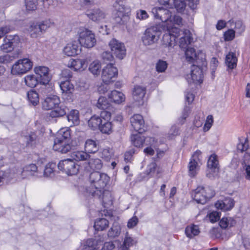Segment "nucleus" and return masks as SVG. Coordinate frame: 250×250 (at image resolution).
<instances>
[{
	"mask_svg": "<svg viewBox=\"0 0 250 250\" xmlns=\"http://www.w3.org/2000/svg\"><path fill=\"white\" fill-rule=\"evenodd\" d=\"M235 223V221L231 217H223L220 221L219 225L221 228L226 229L229 227H233Z\"/></svg>",
	"mask_w": 250,
	"mask_h": 250,
	"instance_id": "nucleus-48",
	"label": "nucleus"
},
{
	"mask_svg": "<svg viewBox=\"0 0 250 250\" xmlns=\"http://www.w3.org/2000/svg\"><path fill=\"white\" fill-rule=\"evenodd\" d=\"M86 15L92 21L97 22L104 21L106 16L105 13L100 8L88 10L86 12Z\"/></svg>",
	"mask_w": 250,
	"mask_h": 250,
	"instance_id": "nucleus-17",
	"label": "nucleus"
},
{
	"mask_svg": "<svg viewBox=\"0 0 250 250\" xmlns=\"http://www.w3.org/2000/svg\"><path fill=\"white\" fill-rule=\"evenodd\" d=\"M29 102L34 106L37 105L39 103V97L38 93L35 90L29 91L27 94Z\"/></svg>",
	"mask_w": 250,
	"mask_h": 250,
	"instance_id": "nucleus-46",
	"label": "nucleus"
},
{
	"mask_svg": "<svg viewBox=\"0 0 250 250\" xmlns=\"http://www.w3.org/2000/svg\"><path fill=\"white\" fill-rule=\"evenodd\" d=\"M183 36L180 38L179 46L182 48H186L193 41L191 33L188 30L183 32Z\"/></svg>",
	"mask_w": 250,
	"mask_h": 250,
	"instance_id": "nucleus-27",
	"label": "nucleus"
},
{
	"mask_svg": "<svg viewBox=\"0 0 250 250\" xmlns=\"http://www.w3.org/2000/svg\"><path fill=\"white\" fill-rule=\"evenodd\" d=\"M56 139L71 141V133L69 127H63L61 128L57 133Z\"/></svg>",
	"mask_w": 250,
	"mask_h": 250,
	"instance_id": "nucleus-30",
	"label": "nucleus"
},
{
	"mask_svg": "<svg viewBox=\"0 0 250 250\" xmlns=\"http://www.w3.org/2000/svg\"><path fill=\"white\" fill-rule=\"evenodd\" d=\"M121 232V227L118 224H114L109 230L107 235L109 237L114 238L118 236Z\"/></svg>",
	"mask_w": 250,
	"mask_h": 250,
	"instance_id": "nucleus-54",
	"label": "nucleus"
},
{
	"mask_svg": "<svg viewBox=\"0 0 250 250\" xmlns=\"http://www.w3.org/2000/svg\"><path fill=\"white\" fill-rule=\"evenodd\" d=\"M141 133H138L136 134H133L131 136V143L136 147H139L142 146L146 140L149 139L150 141L154 142V138H145L144 136L141 135Z\"/></svg>",
	"mask_w": 250,
	"mask_h": 250,
	"instance_id": "nucleus-24",
	"label": "nucleus"
},
{
	"mask_svg": "<svg viewBox=\"0 0 250 250\" xmlns=\"http://www.w3.org/2000/svg\"><path fill=\"white\" fill-rule=\"evenodd\" d=\"M85 60L82 59L72 60L69 63L70 66L73 68L75 70H80L81 69H84L86 67Z\"/></svg>",
	"mask_w": 250,
	"mask_h": 250,
	"instance_id": "nucleus-39",
	"label": "nucleus"
},
{
	"mask_svg": "<svg viewBox=\"0 0 250 250\" xmlns=\"http://www.w3.org/2000/svg\"><path fill=\"white\" fill-rule=\"evenodd\" d=\"M79 42L81 46L91 48L96 43V39L94 33L91 30L83 27L79 28L78 31Z\"/></svg>",
	"mask_w": 250,
	"mask_h": 250,
	"instance_id": "nucleus-2",
	"label": "nucleus"
},
{
	"mask_svg": "<svg viewBox=\"0 0 250 250\" xmlns=\"http://www.w3.org/2000/svg\"><path fill=\"white\" fill-rule=\"evenodd\" d=\"M130 123L134 130L139 133H142L145 129V123L143 118L140 114H135L130 118Z\"/></svg>",
	"mask_w": 250,
	"mask_h": 250,
	"instance_id": "nucleus-18",
	"label": "nucleus"
},
{
	"mask_svg": "<svg viewBox=\"0 0 250 250\" xmlns=\"http://www.w3.org/2000/svg\"><path fill=\"white\" fill-rule=\"evenodd\" d=\"M53 25L54 22L50 20L34 22L30 25L28 31L32 38H36L41 36L48 28L52 27Z\"/></svg>",
	"mask_w": 250,
	"mask_h": 250,
	"instance_id": "nucleus-4",
	"label": "nucleus"
},
{
	"mask_svg": "<svg viewBox=\"0 0 250 250\" xmlns=\"http://www.w3.org/2000/svg\"><path fill=\"white\" fill-rule=\"evenodd\" d=\"M38 168L35 164H30L25 166L21 175L22 179L28 178L32 176L35 175V173L37 172Z\"/></svg>",
	"mask_w": 250,
	"mask_h": 250,
	"instance_id": "nucleus-25",
	"label": "nucleus"
},
{
	"mask_svg": "<svg viewBox=\"0 0 250 250\" xmlns=\"http://www.w3.org/2000/svg\"><path fill=\"white\" fill-rule=\"evenodd\" d=\"M186 59L187 62L193 64H206L205 54L200 51L196 53L194 48L188 47L185 51Z\"/></svg>",
	"mask_w": 250,
	"mask_h": 250,
	"instance_id": "nucleus-8",
	"label": "nucleus"
},
{
	"mask_svg": "<svg viewBox=\"0 0 250 250\" xmlns=\"http://www.w3.org/2000/svg\"><path fill=\"white\" fill-rule=\"evenodd\" d=\"M114 7L117 11L118 17L116 18V21L120 24H123L128 19L130 9L126 5L125 0H116Z\"/></svg>",
	"mask_w": 250,
	"mask_h": 250,
	"instance_id": "nucleus-5",
	"label": "nucleus"
},
{
	"mask_svg": "<svg viewBox=\"0 0 250 250\" xmlns=\"http://www.w3.org/2000/svg\"><path fill=\"white\" fill-rule=\"evenodd\" d=\"M162 44L164 47L167 48L170 51L176 44L175 35L166 33L163 36Z\"/></svg>",
	"mask_w": 250,
	"mask_h": 250,
	"instance_id": "nucleus-22",
	"label": "nucleus"
},
{
	"mask_svg": "<svg viewBox=\"0 0 250 250\" xmlns=\"http://www.w3.org/2000/svg\"><path fill=\"white\" fill-rule=\"evenodd\" d=\"M60 104V98L56 95L47 96L42 102V108L45 110H52Z\"/></svg>",
	"mask_w": 250,
	"mask_h": 250,
	"instance_id": "nucleus-20",
	"label": "nucleus"
},
{
	"mask_svg": "<svg viewBox=\"0 0 250 250\" xmlns=\"http://www.w3.org/2000/svg\"><path fill=\"white\" fill-rule=\"evenodd\" d=\"M103 120L97 115H93L88 120V126L93 130L99 128L101 124L102 123Z\"/></svg>",
	"mask_w": 250,
	"mask_h": 250,
	"instance_id": "nucleus-43",
	"label": "nucleus"
},
{
	"mask_svg": "<svg viewBox=\"0 0 250 250\" xmlns=\"http://www.w3.org/2000/svg\"><path fill=\"white\" fill-rule=\"evenodd\" d=\"M110 101L116 104H120L125 101V96L121 92L113 90L108 95Z\"/></svg>",
	"mask_w": 250,
	"mask_h": 250,
	"instance_id": "nucleus-28",
	"label": "nucleus"
},
{
	"mask_svg": "<svg viewBox=\"0 0 250 250\" xmlns=\"http://www.w3.org/2000/svg\"><path fill=\"white\" fill-rule=\"evenodd\" d=\"M88 165V166L85 167L87 170H100L103 167V163L100 159L92 158L89 159Z\"/></svg>",
	"mask_w": 250,
	"mask_h": 250,
	"instance_id": "nucleus-31",
	"label": "nucleus"
},
{
	"mask_svg": "<svg viewBox=\"0 0 250 250\" xmlns=\"http://www.w3.org/2000/svg\"><path fill=\"white\" fill-rule=\"evenodd\" d=\"M58 167L59 169L63 171L68 175L76 174L79 168V166L70 159H64L61 161Z\"/></svg>",
	"mask_w": 250,
	"mask_h": 250,
	"instance_id": "nucleus-10",
	"label": "nucleus"
},
{
	"mask_svg": "<svg viewBox=\"0 0 250 250\" xmlns=\"http://www.w3.org/2000/svg\"><path fill=\"white\" fill-rule=\"evenodd\" d=\"M103 242L101 241H99V244H102V246H101V250H112L115 248V245L112 242H106L104 245Z\"/></svg>",
	"mask_w": 250,
	"mask_h": 250,
	"instance_id": "nucleus-64",
	"label": "nucleus"
},
{
	"mask_svg": "<svg viewBox=\"0 0 250 250\" xmlns=\"http://www.w3.org/2000/svg\"><path fill=\"white\" fill-rule=\"evenodd\" d=\"M168 64L166 61L159 60L156 63V69L159 73L164 72L167 67Z\"/></svg>",
	"mask_w": 250,
	"mask_h": 250,
	"instance_id": "nucleus-59",
	"label": "nucleus"
},
{
	"mask_svg": "<svg viewBox=\"0 0 250 250\" xmlns=\"http://www.w3.org/2000/svg\"><path fill=\"white\" fill-rule=\"evenodd\" d=\"M24 81L25 84L30 87H34L40 83L39 79L33 74L26 75L24 78Z\"/></svg>",
	"mask_w": 250,
	"mask_h": 250,
	"instance_id": "nucleus-38",
	"label": "nucleus"
},
{
	"mask_svg": "<svg viewBox=\"0 0 250 250\" xmlns=\"http://www.w3.org/2000/svg\"><path fill=\"white\" fill-rule=\"evenodd\" d=\"M67 110L68 109L64 106H57L56 107L53 109L50 112V116L52 118H57L63 116L66 114V110Z\"/></svg>",
	"mask_w": 250,
	"mask_h": 250,
	"instance_id": "nucleus-34",
	"label": "nucleus"
},
{
	"mask_svg": "<svg viewBox=\"0 0 250 250\" xmlns=\"http://www.w3.org/2000/svg\"><path fill=\"white\" fill-rule=\"evenodd\" d=\"M135 244V241L126 234L123 243L121 244L120 246L119 247V250H129V248Z\"/></svg>",
	"mask_w": 250,
	"mask_h": 250,
	"instance_id": "nucleus-36",
	"label": "nucleus"
},
{
	"mask_svg": "<svg viewBox=\"0 0 250 250\" xmlns=\"http://www.w3.org/2000/svg\"><path fill=\"white\" fill-rule=\"evenodd\" d=\"M160 35V28L158 26H151L145 30L142 41L145 45H151L158 42Z\"/></svg>",
	"mask_w": 250,
	"mask_h": 250,
	"instance_id": "nucleus-6",
	"label": "nucleus"
},
{
	"mask_svg": "<svg viewBox=\"0 0 250 250\" xmlns=\"http://www.w3.org/2000/svg\"><path fill=\"white\" fill-rule=\"evenodd\" d=\"M215 205L216 208L227 211L230 210L234 207V201L230 198H227L223 201H218Z\"/></svg>",
	"mask_w": 250,
	"mask_h": 250,
	"instance_id": "nucleus-23",
	"label": "nucleus"
},
{
	"mask_svg": "<svg viewBox=\"0 0 250 250\" xmlns=\"http://www.w3.org/2000/svg\"><path fill=\"white\" fill-rule=\"evenodd\" d=\"M102 197L103 205L104 208H108L113 204V198L111 192L108 190H103L100 197Z\"/></svg>",
	"mask_w": 250,
	"mask_h": 250,
	"instance_id": "nucleus-29",
	"label": "nucleus"
},
{
	"mask_svg": "<svg viewBox=\"0 0 250 250\" xmlns=\"http://www.w3.org/2000/svg\"><path fill=\"white\" fill-rule=\"evenodd\" d=\"M173 6H174L179 12H181L186 7L185 0H174V2L172 3Z\"/></svg>",
	"mask_w": 250,
	"mask_h": 250,
	"instance_id": "nucleus-60",
	"label": "nucleus"
},
{
	"mask_svg": "<svg viewBox=\"0 0 250 250\" xmlns=\"http://www.w3.org/2000/svg\"><path fill=\"white\" fill-rule=\"evenodd\" d=\"M114 155L112 149L109 147L105 148L102 152L101 157L106 161H109Z\"/></svg>",
	"mask_w": 250,
	"mask_h": 250,
	"instance_id": "nucleus-58",
	"label": "nucleus"
},
{
	"mask_svg": "<svg viewBox=\"0 0 250 250\" xmlns=\"http://www.w3.org/2000/svg\"><path fill=\"white\" fill-rule=\"evenodd\" d=\"M32 67L33 62L29 59H20L13 65L11 73L15 75H22L30 71Z\"/></svg>",
	"mask_w": 250,
	"mask_h": 250,
	"instance_id": "nucleus-7",
	"label": "nucleus"
},
{
	"mask_svg": "<svg viewBox=\"0 0 250 250\" xmlns=\"http://www.w3.org/2000/svg\"><path fill=\"white\" fill-rule=\"evenodd\" d=\"M152 13L155 19L161 21L162 22H169L171 17V13L169 10L162 7H154L152 9Z\"/></svg>",
	"mask_w": 250,
	"mask_h": 250,
	"instance_id": "nucleus-15",
	"label": "nucleus"
},
{
	"mask_svg": "<svg viewBox=\"0 0 250 250\" xmlns=\"http://www.w3.org/2000/svg\"><path fill=\"white\" fill-rule=\"evenodd\" d=\"M167 33H170L172 36L175 35V39L179 36L180 32H182L178 26H172L171 24H168L167 25ZM183 32V31H182V32Z\"/></svg>",
	"mask_w": 250,
	"mask_h": 250,
	"instance_id": "nucleus-57",
	"label": "nucleus"
},
{
	"mask_svg": "<svg viewBox=\"0 0 250 250\" xmlns=\"http://www.w3.org/2000/svg\"><path fill=\"white\" fill-rule=\"evenodd\" d=\"M71 157L76 161H83L90 158V155L85 151H77L73 152Z\"/></svg>",
	"mask_w": 250,
	"mask_h": 250,
	"instance_id": "nucleus-37",
	"label": "nucleus"
},
{
	"mask_svg": "<svg viewBox=\"0 0 250 250\" xmlns=\"http://www.w3.org/2000/svg\"><path fill=\"white\" fill-rule=\"evenodd\" d=\"M78 46L74 43H68L63 49V53L67 56H74L78 54Z\"/></svg>",
	"mask_w": 250,
	"mask_h": 250,
	"instance_id": "nucleus-32",
	"label": "nucleus"
},
{
	"mask_svg": "<svg viewBox=\"0 0 250 250\" xmlns=\"http://www.w3.org/2000/svg\"><path fill=\"white\" fill-rule=\"evenodd\" d=\"M208 218L211 222H216L220 218V213L217 211H213L208 214Z\"/></svg>",
	"mask_w": 250,
	"mask_h": 250,
	"instance_id": "nucleus-63",
	"label": "nucleus"
},
{
	"mask_svg": "<svg viewBox=\"0 0 250 250\" xmlns=\"http://www.w3.org/2000/svg\"><path fill=\"white\" fill-rule=\"evenodd\" d=\"M67 120L70 124V126L77 125L79 123V112L77 110L73 109L70 111L67 116Z\"/></svg>",
	"mask_w": 250,
	"mask_h": 250,
	"instance_id": "nucleus-33",
	"label": "nucleus"
},
{
	"mask_svg": "<svg viewBox=\"0 0 250 250\" xmlns=\"http://www.w3.org/2000/svg\"><path fill=\"white\" fill-rule=\"evenodd\" d=\"M200 232L199 227L197 225L188 226L185 229V233L187 236L190 238L198 235Z\"/></svg>",
	"mask_w": 250,
	"mask_h": 250,
	"instance_id": "nucleus-42",
	"label": "nucleus"
},
{
	"mask_svg": "<svg viewBox=\"0 0 250 250\" xmlns=\"http://www.w3.org/2000/svg\"><path fill=\"white\" fill-rule=\"evenodd\" d=\"M56 165L55 163H49L47 164L44 168L43 175L44 177H52L54 175V169Z\"/></svg>",
	"mask_w": 250,
	"mask_h": 250,
	"instance_id": "nucleus-53",
	"label": "nucleus"
},
{
	"mask_svg": "<svg viewBox=\"0 0 250 250\" xmlns=\"http://www.w3.org/2000/svg\"><path fill=\"white\" fill-rule=\"evenodd\" d=\"M235 31L232 29H229L224 34V40L225 41H231L235 38Z\"/></svg>",
	"mask_w": 250,
	"mask_h": 250,
	"instance_id": "nucleus-61",
	"label": "nucleus"
},
{
	"mask_svg": "<svg viewBox=\"0 0 250 250\" xmlns=\"http://www.w3.org/2000/svg\"><path fill=\"white\" fill-rule=\"evenodd\" d=\"M250 156L248 154H246L244 156V159L243 163V167L245 171V178L247 180H250V161L249 158Z\"/></svg>",
	"mask_w": 250,
	"mask_h": 250,
	"instance_id": "nucleus-47",
	"label": "nucleus"
},
{
	"mask_svg": "<svg viewBox=\"0 0 250 250\" xmlns=\"http://www.w3.org/2000/svg\"><path fill=\"white\" fill-rule=\"evenodd\" d=\"M101 68V64L100 62L99 61L96 60L90 64L88 69L93 75L97 76L100 74Z\"/></svg>",
	"mask_w": 250,
	"mask_h": 250,
	"instance_id": "nucleus-45",
	"label": "nucleus"
},
{
	"mask_svg": "<svg viewBox=\"0 0 250 250\" xmlns=\"http://www.w3.org/2000/svg\"><path fill=\"white\" fill-rule=\"evenodd\" d=\"M53 148L55 151L62 154H65L71 150L72 146L71 145V141L55 139Z\"/></svg>",
	"mask_w": 250,
	"mask_h": 250,
	"instance_id": "nucleus-16",
	"label": "nucleus"
},
{
	"mask_svg": "<svg viewBox=\"0 0 250 250\" xmlns=\"http://www.w3.org/2000/svg\"><path fill=\"white\" fill-rule=\"evenodd\" d=\"M60 87L63 93H71L74 89V86L69 81L62 82Z\"/></svg>",
	"mask_w": 250,
	"mask_h": 250,
	"instance_id": "nucleus-51",
	"label": "nucleus"
},
{
	"mask_svg": "<svg viewBox=\"0 0 250 250\" xmlns=\"http://www.w3.org/2000/svg\"><path fill=\"white\" fill-rule=\"evenodd\" d=\"M25 5L27 10H34L37 4V0H25Z\"/></svg>",
	"mask_w": 250,
	"mask_h": 250,
	"instance_id": "nucleus-62",
	"label": "nucleus"
},
{
	"mask_svg": "<svg viewBox=\"0 0 250 250\" xmlns=\"http://www.w3.org/2000/svg\"><path fill=\"white\" fill-rule=\"evenodd\" d=\"M215 195V192L208 186H198L192 194L193 199L197 203L205 204Z\"/></svg>",
	"mask_w": 250,
	"mask_h": 250,
	"instance_id": "nucleus-3",
	"label": "nucleus"
},
{
	"mask_svg": "<svg viewBox=\"0 0 250 250\" xmlns=\"http://www.w3.org/2000/svg\"><path fill=\"white\" fill-rule=\"evenodd\" d=\"M109 181V176L105 173L98 171L91 172L89 175L90 186L86 191L93 196L100 197Z\"/></svg>",
	"mask_w": 250,
	"mask_h": 250,
	"instance_id": "nucleus-1",
	"label": "nucleus"
},
{
	"mask_svg": "<svg viewBox=\"0 0 250 250\" xmlns=\"http://www.w3.org/2000/svg\"><path fill=\"white\" fill-rule=\"evenodd\" d=\"M146 87L140 85L135 86L132 93L134 100L139 103H143L142 101L146 94Z\"/></svg>",
	"mask_w": 250,
	"mask_h": 250,
	"instance_id": "nucleus-26",
	"label": "nucleus"
},
{
	"mask_svg": "<svg viewBox=\"0 0 250 250\" xmlns=\"http://www.w3.org/2000/svg\"><path fill=\"white\" fill-rule=\"evenodd\" d=\"M102 246V244H99L98 240L89 239L83 242L79 250H101Z\"/></svg>",
	"mask_w": 250,
	"mask_h": 250,
	"instance_id": "nucleus-21",
	"label": "nucleus"
},
{
	"mask_svg": "<svg viewBox=\"0 0 250 250\" xmlns=\"http://www.w3.org/2000/svg\"><path fill=\"white\" fill-rule=\"evenodd\" d=\"M111 52L116 58L123 59L126 55V48L124 44L115 39H112L108 43Z\"/></svg>",
	"mask_w": 250,
	"mask_h": 250,
	"instance_id": "nucleus-11",
	"label": "nucleus"
},
{
	"mask_svg": "<svg viewBox=\"0 0 250 250\" xmlns=\"http://www.w3.org/2000/svg\"><path fill=\"white\" fill-rule=\"evenodd\" d=\"M202 64H193L191 67L190 73L187 75L186 79L189 83H199L203 81V74L201 68Z\"/></svg>",
	"mask_w": 250,
	"mask_h": 250,
	"instance_id": "nucleus-12",
	"label": "nucleus"
},
{
	"mask_svg": "<svg viewBox=\"0 0 250 250\" xmlns=\"http://www.w3.org/2000/svg\"><path fill=\"white\" fill-rule=\"evenodd\" d=\"M229 22L230 23L231 26L233 24L235 25L234 28L237 34L241 35L245 31V27L241 21L238 20L234 22L233 21L230 20L229 21Z\"/></svg>",
	"mask_w": 250,
	"mask_h": 250,
	"instance_id": "nucleus-52",
	"label": "nucleus"
},
{
	"mask_svg": "<svg viewBox=\"0 0 250 250\" xmlns=\"http://www.w3.org/2000/svg\"><path fill=\"white\" fill-rule=\"evenodd\" d=\"M171 24L172 26H180L183 25V20L182 18L178 15H174L173 17H171L169 22L167 23Z\"/></svg>",
	"mask_w": 250,
	"mask_h": 250,
	"instance_id": "nucleus-56",
	"label": "nucleus"
},
{
	"mask_svg": "<svg viewBox=\"0 0 250 250\" xmlns=\"http://www.w3.org/2000/svg\"><path fill=\"white\" fill-rule=\"evenodd\" d=\"M112 124L107 121H102L99 129L103 133L110 134L112 132Z\"/></svg>",
	"mask_w": 250,
	"mask_h": 250,
	"instance_id": "nucleus-50",
	"label": "nucleus"
},
{
	"mask_svg": "<svg viewBox=\"0 0 250 250\" xmlns=\"http://www.w3.org/2000/svg\"><path fill=\"white\" fill-rule=\"evenodd\" d=\"M117 68L112 63L107 64L103 69L102 79L103 82L108 84L114 81V79L118 76Z\"/></svg>",
	"mask_w": 250,
	"mask_h": 250,
	"instance_id": "nucleus-13",
	"label": "nucleus"
},
{
	"mask_svg": "<svg viewBox=\"0 0 250 250\" xmlns=\"http://www.w3.org/2000/svg\"><path fill=\"white\" fill-rule=\"evenodd\" d=\"M206 176L209 179H213L217 176L219 172V163L218 156L215 153L209 157L207 162Z\"/></svg>",
	"mask_w": 250,
	"mask_h": 250,
	"instance_id": "nucleus-9",
	"label": "nucleus"
},
{
	"mask_svg": "<svg viewBox=\"0 0 250 250\" xmlns=\"http://www.w3.org/2000/svg\"><path fill=\"white\" fill-rule=\"evenodd\" d=\"M26 144L28 146L35 145L40 140V137L37 135V132H31L25 136Z\"/></svg>",
	"mask_w": 250,
	"mask_h": 250,
	"instance_id": "nucleus-44",
	"label": "nucleus"
},
{
	"mask_svg": "<svg viewBox=\"0 0 250 250\" xmlns=\"http://www.w3.org/2000/svg\"><path fill=\"white\" fill-rule=\"evenodd\" d=\"M19 40L17 35L7 36L3 39V43L0 46V50L4 52H11L14 49V43Z\"/></svg>",
	"mask_w": 250,
	"mask_h": 250,
	"instance_id": "nucleus-19",
	"label": "nucleus"
},
{
	"mask_svg": "<svg viewBox=\"0 0 250 250\" xmlns=\"http://www.w3.org/2000/svg\"><path fill=\"white\" fill-rule=\"evenodd\" d=\"M109 226L108 221L105 218H99L94 222V227L95 230H104Z\"/></svg>",
	"mask_w": 250,
	"mask_h": 250,
	"instance_id": "nucleus-40",
	"label": "nucleus"
},
{
	"mask_svg": "<svg viewBox=\"0 0 250 250\" xmlns=\"http://www.w3.org/2000/svg\"><path fill=\"white\" fill-rule=\"evenodd\" d=\"M197 165L196 161L191 158L188 164L189 175L190 177H194L196 175Z\"/></svg>",
	"mask_w": 250,
	"mask_h": 250,
	"instance_id": "nucleus-55",
	"label": "nucleus"
},
{
	"mask_svg": "<svg viewBox=\"0 0 250 250\" xmlns=\"http://www.w3.org/2000/svg\"><path fill=\"white\" fill-rule=\"evenodd\" d=\"M237 59L235 54L232 52H229L226 57V64L229 68L233 69L236 66Z\"/></svg>",
	"mask_w": 250,
	"mask_h": 250,
	"instance_id": "nucleus-41",
	"label": "nucleus"
},
{
	"mask_svg": "<svg viewBox=\"0 0 250 250\" xmlns=\"http://www.w3.org/2000/svg\"><path fill=\"white\" fill-rule=\"evenodd\" d=\"M84 150L88 153H94L98 150V146L95 141L88 139L84 145Z\"/></svg>",
	"mask_w": 250,
	"mask_h": 250,
	"instance_id": "nucleus-35",
	"label": "nucleus"
},
{
	"mask_svg": "<svg viewBox=\"0 0 250 250\" xmlns=\"http://www.w3.org/2000/svg\"><path fill=\"white\" fill-rule=\"evenodd\" d=\"M34 72L39 77L40 83L47 84L51 80V77L49 73V69L47 67L39 66L34 68Z\"/></svg>",
	"mask_w": 250,
	"mask_h": 250,
	"instance_id": "nucleus-14",
	"label": "nucleus"
},
{
	"mask_svg": "<svg viewBox=\"0 0 250 250\" xmlns=\"http://www.w3.org/2000/svg\"><path fill=\"white\" fill-rule=\"evenodd\" d=\"M96 106L102 110L109 109L110 104L105 97L101 96L99 98Z\"/></svg>",
	"mask_w": 250,
	"mask_h": 250,
	"instance_id": "nucleus-49",
	"label": "nucleus"
}]
</instances>
